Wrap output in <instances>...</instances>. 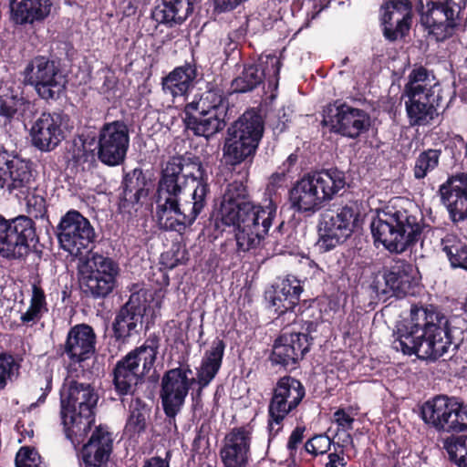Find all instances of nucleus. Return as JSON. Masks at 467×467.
Segmentation results:
<instances>
[{
	"label": "nucleus",
	"instance_id": "9b49d317",
	"mask_svg": "<svg viewBox=\"0 0 467 467\" xmlns=\"http://www.w3.org/2000/svg\"><path fill=\"white\" fill-rule=\"evenodd\" d=\"M420 410L422 420L439 432L467 431V404L455 397L436 395Z\"/></svg>",
	"mask_w": 467,
	"mask_h": 467
},
{
	"label": "nucleus",
	"instance_id": "7c9ffc66",
	"mask_svg": "<svg viewBox=\"0 0 467 467\" xmlns=\"http://www.w3.org/2000/svg\"><path fill=\"white\" fill-rule=\"evenodd\" d=\"M52 0H11V19L16 25H33L49 16Z\"/></svg>",
	"mask_w": 467,
	"mask_h": 467
},
{
	"label": "nucleus",
	"instance_id": "72a5a7b5",
	"mask_svg": "<svg viewBox=\"0 0 467 467\" xmlns=\"http://www.w3.org/2000/svg\"><path fill=\"white\" fill-rule=\"evenodd\" d=\"M122 198H119V210L126 208V202L131 205L139 203L141 198L149 194V188L146 176L141 168H135L125 172L123 169Z\"/></svg>",
	"mask_w": 467,
	"mask_h": 467
},
{
	"label": "nucleus",
	"instance_id": "2eb2a0df",
	"mask_svg": "<svg viewBox=\"0 0 467 467\" xmlns=\"http://www.w3.org/2000/svg\"><path fill=\"white\" fill-rule=\"evenodd\" d=\"M57 235L60 247L76 257L89 253L96 238L90 222L76 210H69L61 217Z\"/></svg>",
	"mask_w": 467,
	"mask_h": 467
},
{
	"label": "nucleus",
	"instance_id": "052dcab7",
	"mask_svg": "<svg viewBox=\"0 0 467 467\" xmlns=\"http://www.w3.org/2000/svg\"><path fill=\"white\" fill-rule=\"evenodd\" d=\"M334 452L328 454V462L325 464V467H346L347 462L344 459V446L338 442L333 443Z\"/></svg>",
	"mask_w": 467,
	"mask_h": 467
},
{
	"label": "nucleus",
	"instance_id": "9d476101",
	"mask_svg": "<svg viewBox=\"0 0 467 467\" xmlns=\"http://www.w3.org/2000/svg\"><path fill=\"white\" fill-rule=\"evenodd\" d=\"M23 83L35 88L38 97L47 101H57L66 91L67 77L59 64L46 56L32 58L22 71Z\"/></svg>",
	"mask_w": 467,
	"mask_h": 467
},
{
	"label": "nucleus",
	"instance_id": "13d9d810",
	"mask_svg": "<svg viewBox=\"0 0 467 467\" xmlns=\"http://www.w3.org/2000/svg\"><path fill=\"white\" fill-rule=\"evenodd\" d=\"M305 431V426H296L292 431L286 444V449L291 457L296 454L298 446L303 442Z\"/></svg>",
	"mask_w": 467,
	"mask_h": 467
},
{
	"label": "nucleus",
	"instance_id": "a18cd8bd",
	"mask_svg": "<svg viewBox=\"0 0 467 467\" xmlns=\"http://www.w3.org/2000/svg\"><path fill=\"white\" fill-rule=\"evenodd\" d=\"M48 312L47 297L40 281L32 285V296L27 310L21 315L20 320L23 324L28 325L38 322L45 313Z\"/></svg>",
	"mask_w": 467,
	"mask_h": 467
},
{
	"label": "nucleus",
	"instance_id": "6e6d98bb",
	"mask_svg": "<svg viewBox=\"0 0 467 467\" xmlns=\"http://www.w3.org/2000/svg\"><path fill=\"white\" fill-rule=\"evenodd\" d=\"M117 91V78L114 72L109 71L104 77V82L100 87V93L105 96L109 101L115 103Z\"/></svg>",
	"mask_w": 467,
	"mask_h": 467
},
{
	"label": "nucleus",
	"instance_id": "ddd939ff",
	"mask_svg": "<svg viewBox=\"0 0 467 467\" xmlns=\"http://www.w3.org/2000/svg\"><path fill=\"white\" fill-rule=\"evenodd\" d=\"M321 125L332 133L357 140L369 130L371 117L366 110L337 99L324 108Z\"/></svg>",
	"mask_w": 467,
	"mask_h": 467
},
{
	"label": "nucleus",
	"instance_id": "bf43d9fd",
	"mask_svg": "<svg viewBox=\"0 0 467 467\" xmlns=\"http://www.w3.org/2000/svg\"><path fill=\"white\" fill-rule=\"evenodd\" d=\"M330 0H304L302 5L306 9L308 19H316L319 13L328 7Z\"/></svg>",
	"mask_w": 467,
	"mask_h": 467
},
{
	"label": "nucleus",
	"instance_id": "5fc2aeb1",
	"mask_svg": "<svg viewBox=\"0 0 467 467\" xmlns=\"http://www.w3.org/2000/svg\"><path fill=\"white\" fill-rule=\"evenodd\" d=\"M380 9L381 11L400 13L406 16H413V5L410 0H385Z\"/></svg>",
	"mask_w": 467,
	"mask_h": 467
},
{
	"label": "nucleus",
	"instance_id": "f257e3e1",
	"mask_svg": "<svg viewBox=\"0 0 467 467\" xmlns=\"http://www.w3.org/2000/svg\"><path fill=\"white\" fill-rule=\"evenodd\" d=\"M247 177L248 172L244 181L234 180L226 185L213 222L218 233L233 228L239 253L255 250L263 244L277 213V205L272 199L264 203L252 201Z\"/></svg>",
	"mask_w": 467,
	"mask_h": 467
},
{
	"label": "nucleus",
	"instance_id": "8fccbe9b",
	"mask_svg": "<svg viewBox=\"0 0 467 467\" xmlns=\"http://www.w3.org/2000/svg\"><path fill=\"white\" fill-rule=\"evenodd\" d=\"M20 364L13 354L7 351L0 352V390L5 389L16 374H18Z\"/></svg>",
	"mask_w": 467,
	"mask_h": 467
},
{
	"label": "nucleus",
	"instance_id": "4be33fe9",
	"mask_svg": "<svg viewBox=\"0 0 467 467\" xmlns=\"http://www.w3.org/2000/svg\"><path fill=\"white\" fill-rule=\"evenodd\" d=\"M253 430L249 425L234 427L223 438L220 457L223 467L248 465Z\"/></svg>",
	"mask_w": 467,
	"mask_h": 467
},
{
	"label": "nucleus",
	"instance_id": "7ed1b4c3",
	"mask_svg": "<svg viewBox=\"0 0 467 467\" xmlns=\"http://www.w3.org/2000/svg\"><path fill=\"white\" fill-rule=\"evenodd\" d=\"M393 348L404 355H416L421 359L436 360L453 345L448 317L439 306L413 304L410 317L400 321L394 330Z\"/></svg>",
	"mask_w": 467,
	"mask_h": 467
},
{
	"label": "nucleus",
	"instance_id": "338daca9",
	"mask_svg": "<svg viewBox=\"0 0 467 467\" xmlns=\"http://www.w3.org/2000/svg\"><path fill=\"white\" fill-rule=\"evenodd\" d=\"M171 452L168 451L164 459L155 456L145 461L143 467H170V458Z\"/></svg>",
	"mask_w": 467,
	"mask_h": 467
},
{
	"label": "nucleus",
	"instance_id": "79ce46f5",
	"mask_svg": "<svg viewBox=\"0 0 467 467\" xmlns=\"http://www.w3.org/2000/svg\"><path fill=\"white\" fill-rule=\"evenodd\" d=\"M441 251L446 254L451 268L467 271V244L458 235L447 234L441 240Z\"/></svg>",
	"mask_w": 467,
	"mask_h": 467
},
{
	"label": "nucleus",
	"instance_id": "6e6552de",
	"mask_svg": "<svg viewBox=\"0 0 467 467\" xmlns=\"http://www.w3.org/2000/svg\"><path fill=\"white\" fill-rule=\"evenodd\" d=\"M420 25L436 42H444L465 30L464 6L454 0H419Z\"/></svg>",
	"mask_w": 467,
	"mask_h": 467
},
{
	"label": "nucleus",
	"instance_id": "cd10ccee",
	"mask_svg": "<svg viewBox=\"0 0 467 467\" xmlns=\"http://www.w3.org/2000/svg\"><path fill=\"white\" fill-rule=\"evenodd\" d=\"M198 76L195 61H185L183 65L175 67L161 78V88L165 94L172 98L187 97L197 83Z\"/></svg>",
	"mask_w": 467,
	"mask_h": 467
},
{
	"label": "nucleus",
	"instance_id": "49530a36",
	"mask_svg": "<svg viewBox=\"0 0 467 467\" xmlns=\"http://www.w3.org/2000/svg\"><path fill=\"white\" fill-rule=\"evenodd\" d=\"M431 72L423 66H415L408 76V81L404 86L402 94H422L425 92H436L439 86L427 87Z\"/></svg>",
	"mask_w": 467,
	"mask_h": 467
},
{
	"label": "nucleus",
	"instance_id": "6ab92c4d",
	"mask_svg": "<svg viewBox=\"0 0 467 467\" xmlns=\"http://www.w3.org/2000/svg\"><path fill=\"white\" fill-rule=\"evenodd\" d=\"M70 118L62 110L42 112L30 129L31 141L41 151L55 150L65 139Z\"/></svg>",
	"mask_w": 467,
	"mask_h": 467
},
{
	"label": "nucleus",
	"instance_id": "f704fd0d",
	"mask_svg": "<svg viewBox=\"0 0 467 467\" xmlns=\"http://www.w3.org/2000/svg\"><path fill=\"white\" fill-rule=\"evenodd\" d=\"M324 202L331 201L347 185L346 173L337 167L310 171Z\"/></svg>",
	"mask_w": 467,
	"mask_h": 467
},
{
	"label": "nucleus",
	"instance_id": "473e14b6",
	"mask_svg": "<svg viewBox=\"0 0 467 467\" xmlns=\"http://www.w3.org/2000/svg\"><path fill=\"white\" fill-rule=\"evenodd\" d=\"M141 361L140 351L135 348L119 360V395H135L136 387L143 382V371L139 373Z\"/></svg>",
	"mask_w": 467,
	"mask_h": 467
},
{
	"label": "nucleus",
	"instance_id": "864d4df0",
	"mask_svg": "<svg viewBox=\"0 0 467 467\" xmlns=\"http://www.w3.org/2000/svg\"><path fill=\"white\" fill-rule=\"evenodd\" d=\"M26 206L28 213L33 214L36 218H42L47 213V201L39 194L33 193L29 195L26 193Z\"/></svg>",
	"mask_w": 467,
	"mask_h": 467
},
{
	"label": "nucleus",
	"instance_id": "603ef678",
	"mask_svg": "<svg viewBox=\"0 0 467 467\" xmlns=\"http://www.w3.org/2000/svg\"><path fill=\"white\" fill-rule=\"evenodd\" d=\"M332 443V441L326 434L315 435L307 440L304 445V450L313 456L322 455L330 450Z\"/></svg>",
	"mask_w": 467,
	"mask_h": 467
},
{
	"label": "nucleus",
	"instance_id": "b1692460",
	"mask_svg": "<svg viewBox=\"0 0 467 467\" xmlns=\"http://www.w3.org/2000/svg\"><path fill=\"white\" fill-rule=\"evenodd\" d=\"M382 276L386 286L398 298L414 295L420 281L417 266L404 259L393 260L384 268Z\"/></svg>",
	"mask_w": 467,
	"mask_h": 467
},
{
	"label": "nucleus",
	"instance_id": "58836bf2",
	"mask_svg": "<svg viewBox=\"0 0 467 467\" xmlns=\"http://www.w3.org/2000/svg\"><path fill=\"white\" fill-rule=\"evenodd\" d=\"M296 409L286 400L279 398L272 392L267 407V430L269 437L275 438L284 428L286 417Z\"/></svg>",
	"mask_w": 467,
	"mask_h": 467
},
{
	"label": "nucleus",
	"instance_id": "69168bd1",
	"mask_svg": "<svg viewBox=\"0 0 467 467\" xmlns=\"http://www.w3.org/2000/svg\"><path fill=\"white\" fill-rule=\"evenodd\" d=\"M73 140H80L81 142H83V148L86 150H90L92 152L95 153V150L99 149L98 141L99 139L97 138L95 132H87V133H81L78 135Z\"/></svg>",
	"mask_w": 467,
	"mask_h": 467
},
{
	"label": "nucleus",
	"instance_id": "e2e57ef3",
	"mask_svg": "<svg viewBox=\"0 0 467 467\" xmlns=\"http://www.w3.org/2000/svg\"><path fill=\"white\" fill-rule=\"evenodd\" d=\"M335 422L344 431H349L353 428L354 418L351 417L345 409H337L334 414Z\"/></svg>",
	"mask_w": 467,
	"mask_h": 467
},
{
	"label": "nucleus",
	"instance_id": "f03ea898",
	"mask_svg": "<svg viewBox=\"0 0 467 467\" xmlns=\"http://www.w3.org/2000/svg\"><path fill=\"white\" fill-rule=\"evenodd\" d=\"M182 171V158L171 157L161 168L155 193V216L161 228L179 233L191 227L202 214L211 192L206 171L199 161L196 174L191 175L195 182L192 201L181 204V194L188 177Z\"/></svg>",
	"mask_w": 467,
	"mask_h": 467
},
{
	"label": "nucleus",
	"instance_id": "774afa93",
	"mask_svg": "<svg viewBox=\"0 0 467 467\" xmlns=\"http://www.w3.org/2000/svg\"><path fill=\"white\" fill-rule=\"evenodd\" d=\"M298 161V155L296 152L291 153L286 160L278 167V170H282L286 173L290 172L293 167L296 164Z\"/></svg>",
	"mask_w": 467,
	"mask_h": 467
},
{
	"label": "nucleus",
	"instance_id": "e433bc0d",
	"mask_svg": "<svg viewBox=\"0 0 467 467\" xmlns=\"http://www.w3.org/2000/svg\"><path fill=\"white\" fill-rule=\"evenodd\" d=\"M226 343L220 337H215L202 358L200 366L196 370L200 379L213 381L219 373L224 357Z\"/></svg>",
	"mask_w": 467,
	"mask_h": 467
},
{
	"label": "nucleus",
	"instance_id": "de8ad7c7",
	"mask_svg": "<svg viewBox=\"0 0 467 467\" xmlns=\"http://www.w3.org/2000/svg\"><path fill=\"white\" fill-rule=\"evenodd\" d=\"M441 150L428 149L421 151L415 160L413 175L417 180L424 179L430 172L434 171L440 162Z\"/></svg>",
	"mask_w": 467,
	"mask_h": 467
},
{
	"label": "nucleus",
	"instance_id": "680f3d73",
	"mask_svg": "<svg viewBox=\"0 0 467 467\" xmlns=\"http://www.w3.org/2000/svg\"><path fill=\"white\" fill-rule=\"evenodd\" d=\"M286 174L287 173L282 170L272 173L268 179L266 191L269 193H275L278 189L284 186L286 181Z\"/></svg>",
	"mask_w": 467,
	"mask_h": 467
},
{
	"label": "nucleus",
	"instance_id": "3c124183",
	"mask_svg": "<svg viewBox=\"0 0 467 467\" xmlns=\"http://www.w3.org/2000/svg\"><path fill=\"white\" fill-rule=\"evenodd\" d=\"M27 103L26 99L17 95L9 98L0 96V116L5 119V124L11 123L18 111V106Z\"/></svg>",
	"mask_w": 467,
	"mask_h": 467
},
{
	"label": "nucleus",
	"instance_id": "5701e85b",
	"mask_svg": "<svg viewBox=\"0 0 467 467\" xmlns=\"http://www.w3.org/2000/svg\"><path fill=\"white\" fill-rule=\"evenodd\" d=\"M303 291L302 282L296 276L288 275L285 277L277 278L265 291V297L275 313L281 317L296 311Z\"/></svg>",
	"mask_w": 467,
	"mask_h": 467
},
{
	"label": "nucleus",
	"instance_id": "1a4fd4ad",
	"mask_svg": "<svg viewBox=\"0 0 467 467\" xmlns=\"http://www.w3.org/2000/svg\"><path fill=\"white\" fill-rule=\"evenodd\" d=\"M38 242L35 221L27 215L6 219L0 213V256L25 261Z\"/></svg>",
	"mask_w": 467,
	"mask_h": 467
},
{
	"label": "nucleus",
	"instance_id": "c85d7f7f",
	"mask_svg": "<svg viewBox=\"0 0 467 467\" xmlns=\"http://www.w3.org/2000/svg\"><path fill=\"white\" fill-rule=\"evenodd\" d=\"M111 433L99 425L92 432L88 443L82 448V461L85 467H101L109 461L113 448Z\"/></svg>",
	"mask_w": 467,
	"mask_h": 467
},
{
	"label": "nucleus",
	"instance_id": "20e7f679",
	"mask_svg": "<svg viewBox=\"0 0 467 467\" xmlns=\"http://www.w3.org/2000/svg\"><path fill=\"white\" fill-rule=\"evenodd\" d=\"M190 259L185 245L173 243L160 257L161 268L154 274L153 280L160 285L155 293H137L130 296V300L119 309V340L126 338L135 330L139 318L144 315L154 317L161 306L163 296V276H168L166 270H172L179 265H185Z\"/></svg>",
	"mask_w": 467,
	"mask_h": 467
},
{
	"label": "nucleus",
	"instance_id": "a19ab883",
	"mask_svg": "<svg viewBox=\"0 0 467 467\" xmlns=\"http://www.w3.org/2000/svg\"><path fill=\"white\" fill-rule=\"evenodd\" d=\"M412 17L397 12L382 11L380 22L384 37L390 42L404 37L410 29Z\"/></svg>",
	"mask_w": 467,
	"mask_h": 467
},
{
	"label": "nucleus",
	"instance_id": "412c9836",
	"mask_svg": "<svg viewBox=\"0 0 467 467\" xmlns=\"http://www.w3.org/2000/svg\"><path fill=\"white\" fill-rule=\"evenodd\" d=\"M445 91L439 88L436 92L422 94H402L406 98L405 109L411 127L427 126L447 108L444 101Z\"/></svg>",
	"mask_w": 467,
	"mask_h": 467
},
{
	"label": "nucleus",
	"instance_id": "f3484780",
	"mask_svg": "<svg viewBox=\"0 0 467 467\" xmlns=\"http://www.w3.org/2000/svg\"><path fill=\"white\" fill-rule=\"evenodd\" d=\"M32 162L15 151L0 150V189L28 193L35 187Z\"/></svg>",
	"mask_w": 467,
	"mask_h": 467
},
{
	"label": "nucleus",
	"instance_id": "c9c22d12",
	"mask_svg": "<svg viewBox=\"0 0 467 467\" xmlns=\"http://www.w3.org/2000/svg\"><path fill=\"white\" fill-rule=\"evenodd\" d=\"M189 109L201 110V112L222 113L225 118L229 101L223 89L217 84L209 83L207 89L201 95L198 100L187 103Z\"/></svg>",
	"mask_w": 467,
	"mask_h": 467
},
{
	"label": "nucleus",
	"instance_id": "c03bdc74",
	"mask_svg": "<svg viewBox=\"0 0 467 467\" xmlns=\"http://www.w3.org/2000/svg\"><path fill=\"white\" fill-rule=\"evenodd\" d=\"M129 411L130 416L125 425V433L132 437L135 434L144 432L146 430V415L150 411L147 404L140 398L131 395Z\"/></svg>",
	"mask_w": 467,
	"mask_h": 467
},
{
	"label": "nucleus",
	"instance_id": "37998d69",
	"mask_svg": "<svg viewBox=\"0 0 467 467\" xmlns=\"http://www.w3.org/2000/svg\"><path fill=\"white\" fill-rule=\"evenodd\" d=\"M273 393L283 400H286L296 409L300 405L306 396V389L303 383L291 376L281 377L275 383Z\"/></svg>",
	"mask_w": 467,
	"mask_h": 467
},
{
	"label": "nucleus",
	"instance_id": "4c0bfd02",
	"mask_svg": "<svg viewBox=\"0 0 467 467\" xmlns=\"http://www.w3.org/2000/svg\"><path fill=\"white\" fill-rule=\"evenodd\" d=\"M95 157L96 154L92 150L83 148L80 140H72L65 154L67 169L75 175L90 171L96 165Z\"/></svg>",
	"mask_w": 467,
	"mask_h": 467
},
{
	"label": "nucleus",
	"instance_id": "0eeeda50",
	"mask_svg": "<svg viewBox=\"0 0 467 467\" xmlns=\"http://www.w3.org/2000/svg\"><path fill=\"white\" fill-rule=\"evenodd\" d=\"M265 132V119L255 109L245 110L227 130L223 157L234 166L252 162Z\"/></svg>",
	"mask_w": 467,
	"mask_h": 467
},
{
	"label": "nucleus",
	"instance_id": "f8f14e48",
	"mask_svg": "<svg viewBox=\"0 0 467 467\" xmlns=\"http://www.w3.org/2000/svg\"><path fill=\"white\" fill-rule=\"evenodd\" d=\"M362 202L349 201L332 215L320 223L317 247L327 253L343 244L359 226Z\"/></svg>",
	"mask_w": 467,
	"mask_h": 467
},
{
	"label": "nucleus",
	"instance_id": "bb28decb",
	"mask_svg": "<svg viewBox=\"0 0 467 467\" xmlns=\"http://www.w3.org/2000/svg\"><path fill=\"white\" fill-rule=\"evenodd\" d=\"M288 202L297 213H315L320 210L324 201L310 172L297 180L288 191Z\"/></svg>",
	"mask_w": 467,
	"mask_h": 467
},
{
	"label": "nucleus",
	"instance_id": "4d7b16f0",
	"mask_svg": "<svg viewBox=\"0 0 467 467\" xmlns=\"http://www.w3.org/2000/svg\"><path fill=\"white\" fill-rule=\"evenodd\" d=\"M130 146L129 129L119 120V165L124 162Z\"/></svg>",
	"mask_w": 467,
	"mask_h": 467
},
{
	"label": "nucleus",
	"instance_id": "39448f33",
	"mask_svg": "<svg viewBox=\"0 0 467 467\" xmlns=\"http://www.w3.org/2000/svg\"><path fill=\"white\" fill-rule=\"evenodd\" d=\"M427 226L422 216L393 206L378 212L370 223L375 244L380 243L388 251L396 254L411 249L421 241Z\"/></svg>",
	"mask_w": 467,
	"mask_h": 467
},
{
	"label": "nucleus",
	"instance_id": "c756f323",
	"mask_svg": "<svg viewBox=\"0 0 467 467\" xmlns=\"http://www.w3.org/2000/svg\"><path fill=\"white\" fill-rule=\"evenodd\" d=\"M183 123L185 128L198 137L210 138L223 130L226 125L222 113L201 112V110L189 109H183Z\"/></svg>",
	"mask_w": 467,
	"mask_h": 467
},
{
	"label": "nucleus",
	"instance_id": "0e129e2a",
	"mask_svg": "<svg viewBox=\"0 0 467 467\" xmlns=\"http://www.w3.org/2000/svg\"><path fill=\"white\" fill-rule=\"evenodd\" d=\"M160 348V337L152 333L149 336V337L145 340L144 344L140 347L136 348L140 352V351H150L151 352V358L149 359V362H151L155 356L158 354V350Z\"/></svg>",
	"mask_w": 467,
	"mask_h": 467
},
{
	"label": "nucleus",
	"instance_id": "423d86ee",
	"mask_svg": "<svg viewBox=\"0 0 467 467\" xmlns=\"http://www.w3.org/2000/svg\"><path fill=\"white\" fill-rule=\"evenodd\" d=\"M99 396L90 384L71 380L61 391V419L65 434L75 448L84 442L95 423Z\"/></svg>",
	"mask_w": 467,
	"mask_h": 467
},
{
	"label": "nucleus",
	"instance_id": "aec40b11",
	"mask_svg": "<svg viewBox=\"0 0 467 467\" xmlns=\"http://www.w3.org/2000/svg\"><path fill=\"white\" fill-rule=\"evenodd\" d=\"M309 351L307 335L285 332L275 339L268 359L273 367L295 369Z\"/></svg>",
	"mask_w": 467,
	"mask_h": 467
},
{
	"label": "nucleus",
	"instance_id": "4468645a",
	"mask_svg": "<svg viewBox=\"0 0 467 467\" xmlns=\"http://www.w3.org/2000/svg\"><path fill=\"white\" fill-rule=\"evenodd\" d=\"M80 289L87 296L105 297L114 285L117 276L115 262L102 254H93L78 267Z\"/></svg>",
	"mask_w": 467,
	"mask_h": 467
},
{
	"label": "nucleus",
	"instance_id": "ea45409f",
	"mask_svg": "<svg viewBox=\"0 0 467 467\" xmlns=\"http://www.w3.org/2000/svg\"><path fill=\"white\" fill-rule=\"evenodd\" d=\"M98 159L108 166L117 165V120L101 128L98 141Z\"/></svg>",
	"mask_w": 467,
	"mask_h": 467
},
{
	"label": "nucleus",
	"instance_id": "a878e982",
	"mask_svg": "<svg viewBox=\"0 0 467 467\" xmlns=\"http://www.w3.org/2000/svg\"><path fill=\"white\" fill-rule=\"evenodd\" d=\"M96 334L87 324L72 327L67 332L66 341L60 345L61 356H67L70 365L78 364L91 358L96 350Z\"/></svg>",
	"mask_w": 467,
	"mask_h": 467
},
{
	"label": "nucleus",
	"instance_id": "a211bd4d",
	"mask_svg": "<svg viewBox=\"0 0 467 467\" xmlns=\"http://www.w3.org/2000/svg\"><path fill=\"white\" fill-rule=\"evenodd\" d=\"M282 62L275 56H266L265 59L245 64L241 74L233 79L231 88L235 93H246L267 81L269 88H277Z\"/></svg>",
	"mask_w": 467,
	"mask_h": 467
},
{
	"label": "nucleus",
	"instance_id": "2f4dec72",
	"mask_svg": "<svg viewBox=\"0 0 467 467\" xmlns=\"http://www.w3.org/2000/svg\"><path fill=\"white\" fill-rule=\"evenodd\" d=\"M197 0H161L151 11L158 24L172 28L181 26L192 14Z\"/></svg>",
	"mask_w": 467,
	"mask_h": 467
},
{
	"label": "nucleus",
	"instance_id": "393cba45",
	"mask_svg": "<svg viewBox=\"0 0 467 467\" xmlns=\"http://www.w3.org/2000/svg\"><path fill=\"white\" fill-rule=\"evenodd\" d=\"M438 192L453 223L467 220V173L449 176Z\"/></svg>",
	"mask_w": 467,
	"mask_h": 467
},
{
	"label": "nucleus",
	"instance_id": "dca6fc26",
	"mask_svg": "<svg viewBox=\"0 0 467 467\" xmlns=\"http://www.w3.org/2000/svg\"><path fill=\"white\" fill-rule=\"evenodd\" d=\"M199 374L196 378H189L182 370V367L167 370L161 382L160 398L163 412L170 424L176 421L177 415L182 410L187 395L192 385H199Z\"/></svg>",
	"mask_w": 467,
	"mask_h": 467
},
{
	"label": "nucleus",
	"instance_id": "09e8293b",
	"mask_svg": "<svg viewBox=\"0 0 467 467\" xmlns=\"http://www.w3.org/2000/svg\"><path fill=\"white\" fill-rule=\"evenodd\" d=\"M444 448L451 462L458 467H467L466 435L448 438L444 442Z\"/></svg>",
	"mask_w": 467,
	"mask_h": 467
}]
</instances>
